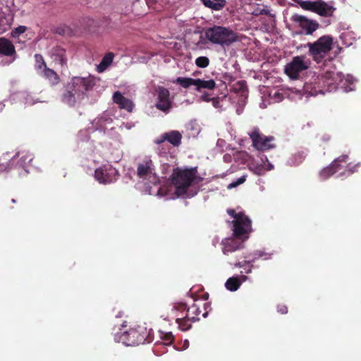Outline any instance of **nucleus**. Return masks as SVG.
I'll list each match as a JSON object with an SVG mask.
<instances>
[{
	"instance_id": "nucleus-52",
	"label": "nucleus",
	"mask_w": 361,
	"mask_h": 361,
	"mask_svg": "<svg viewBox=\"0 0 361 361\" xmlns=\"http://www.w3.org/2000/svg\"><path fill=\"white\" fill-rule=\"evenodd\" d=\"M294 1H296V0H293Z\"/></svg>"
},
{
	"instance_id": "nucleus-27",
	"label": "nucleus",
	"mask_w": 361,
	"mask_h": 361,
	"mask_svg": "<svg viewBox=\"0 0 361 361\" xmlns=\"http://www.w3.org/2000/svg\"><path fill=\"white\" fill-rule=\"evenodd\" d=\"M241 285V281L238 276H233L227 279L225 287L230 291L237 290Z\"/></svg>"
},
{
	"instance_id": "nucleus-25",
	"label": "nucleus",
	"mask_w": 361,
	"mask_h": 361,
	"mask_svg": "<svg viewBox=\"0 0 361 361\" xmlns=\"http://www.w3.org/2000/svg\"><path fill=\"white\" fill-rule=\"evenodd\" d=\"M42 73L43 76L48 79L52 85H56L59 82V77L58 74L52 69L45 67Z\"/></svg>"
},
{
	"instance_id": "nucleus-51",
	"label": "nucleus",
	"mask_w": 361,
	"mask_h": 361,
	"mask_svg": "<svg viewBox=\"0 0 361 361\" xmlns=\"http://www.w3.org/2000/svg\"><path fill=\"white\" fill-rule=\"evenodd\" d=\"M261 160H262V161H263V158H261ZM263 163L265 164V162H263Z\"/></svg>"
},
{
	"instance_id": "nucleus-8",
	"label": "nucleus",
	"mask_w": 361,
	"mask_h": 361,
	"mask_svg": "<svg viewBox=\"0 0 361 361\" xmlns=\"http://www.w3.org/2000/svg\"><path fill=\"white\" fill-rule=\"evenodd\" d=\"M119 176L118 171L111 165H104L94 171V178L100 183L109 184L116 181Z\"/></svg>"
},
{
	"instance_id": "nucleus-26",
	"label": "nucleus",
	"mask_w": 361,
	"mask_h": 361,
	"mask_svg": "<svg viewBox=\"0 0 361 361\" xmlns=\"http://www.w3.org/2000/svg\"><path fill=\"white\" fill-rule=\"evenodd\" d=\"M114 55L112 52L107 53L102 59L100 63L97 66V71L103 72L113 61Z\"/></svg>"
},
{
	"instance_id": "nucleus-50",
	"label": "nucleus",
	"mask_w": 361,
	"mask_h": 361,
	"mask_svg": "<svg viewBox=\"0 0 361 361\" xmlns=\"http://www.w3.org/2000/svg\"><path fill=\"white\" fill-rule=\"evenodd\" d=\"M26 103L32 104L31 102H29L27 100L26 101Z\"/></svg>"
},
{
	"instance_id": "nucleus-18",
	"label": "nucleus",
	"mask_w": 361,
	"mask_h": 361,
	"mask_svg": "<svg viewBox=\"0 0 361 361\" xmlns=\"http://www.w3.org/2000/svg\"><path fill=\"white\" fill-rule=\"evenodd\" d=\"M336 8L329 5L327 3L322 0L316 1L315 8L314 13L323 17H331L333 16Z\"/></svg>"
},
{
	"instance_id": "nucleus-1",
	"label": "nucleus",
	"mask_w": 361,
	"mask_h": 361,
	"mask_svg": "<svg viewBox=\"0 0 361 361\" xmlns=\"http://www.w3.org/2000/svg\"><path fill=\"white\" fill-rule=\"evenodd\" d=\"M196 174V168L183 169L177 167L173 169L171 178L177 196L186 195L187 197H191L194 195V194H188V189L195 181Z\"/></svg>"
},
{
	"instance_id": "nucleus-37",
	"label": "nucleus",
	"mask_w": 361,
	"mask_h": 361,
	"mask_svg": "<svg viewBox=\"0 0 361 361\" xmlns=\"http://www.w3.org/2000/svg\"><path fill=\"white\" fill-rule=\"evenodd\" d=\"M227 212L230 216L233 217L234 220H238V219H240V218L243 219V217L247 216L244 213H243V212L236 213L235 211L232 209H228Z\"/></svg>"
},
{
	"instance_id": "nucleus-10",
	"label": "nucleus",
	"mask_w": 361,
	"mask_h": 361,
	"mask_svg": "<svg viewBox=\"0 0 361 361\" xmlns=\"http://www.w3.org/2000/svg\"><path fill=\"white\" fill-rule=\"evenodd\" d=\"M156 92L157 94L156 108L163 112L168 113L172 108L169 90L166 87L159 86L156 89Z\"/></svg>"
},
{
	"instance_id": "nucleus-34",
	"label": "nucleus",
	"mask_w": 361,
	"mask_h": 361,
	"mask_svg": "<svg viewBox=\"0 0 361 361\" xmlns=\"http://www.w3.org/2000/svg\"><path fill=\"white\" fill-rule=\"evenodd\" d=\"M195 64L199 68H206L209 64V59L207 56H199L195 59Z\"/></svg>"
},
{
	"instance_id": "nucleus-7",
	"label": "nucleus",
	"mask_w": 361,
	"mask_h": 361,
	"mask_svg": "<svg viewBox=\"0 0 361 361\" xmlns=\"http://www.w3.org/2000/svg\"><path fill=\"white\" fill-rule=\"evenodd\" d=\"M95 85L93 77H73L69 82V88L74 90L78 98H83L85 92L91 90Z\"/></svg>"
},
{
	"instance_id": "nucleus-16",
	"label": "nucleus",
	"mask_w": 361,
	"mask_h": 361,
	"mask_svg": "<svg viewBox=\"0 0 361 361\" xmlns=\"http://www.w3.org/2000/svg\"><path fill=\"white\" fill-rule=\"evenodd\" d=\"M113 102L118 105L119 109L126 110L128 112H132L135 106L133 101L128 98L125 97L119 91L114 93L112 97Z\"/></svg>"
},
{
	"instance_id": "nucleus-39",
	"label": "nucleus",
	"mask_w": 361,
	"mask_h": 361,
	"mask_svg": "<svg viewBox=\"0 0 361 361\" xmlns=\"http://www.w3.org/2000/svg\"><path fill=\"white\" fill-rule=\"evenodd\" d=\"M348 155L343 154L336 159L333 162L336 163V166H339V170L341 169L340 163L345 162L348 159Z\"/></svg>"
},
{
	"instance_id": "nucleus-15",
	"label": "nucleus",
	"mask_w": 361,
	"mask_h": 361,
	"mask_svg": "<svg viewBox=\"0 0 361 361\" xmlns=\"http://www.w3.org/2000/svg\"><path fill=\"white\" fill-rule=\"evenodd\" d=\"M222 252L224 255H228L235 251L240 250L243 248V241L235 238H228L222 240Z\"/></svg>"
},
{
	"instance_id": "nucleus-4",
	"label": "nucleus",
	"mask_w": 361,
	"mask_h": 361,
	"mask_svg": "<svg viewBox=\"0 0 361 361\" xmlns=\"http://www.w3.org/2000/svg\"><path fill=\"white\" fill-rule=\"evenodd\" d=\"M333 38L324 35L313 43H308L309 54L317 63H322L326 54L332 49Z\"/></svg>"
},
{
	"instance_id": "nucleus-2",
	"label": "nucleus",
	"mask_w": 361,
	"mask_h": 361,
	"mask_svg": "<svg viewBox=\"0 0 361 361\" xmlns=\"http://www.w3.org/2000/svg\"><path fill=\"white\" fill-rule=\"evenodd\" d=\"M205 37L213 44L221 47H228L238 40L237 34L230 27L221 25H214L208 27L204 32Z\"/></svg>"
},
{
	"instance_id": "nucleus-24",
	"label": "nucleus",
	"mask_w": 361,
	"mask_h": 361,
	"mask_svg": "<svg viewBox=\"0 0 361 361\" xmlns=\"http://www.w3.org/2000/svg\"><path fill=\"white\" fill-rule=\"evenodd\" d=\"M195 86L197 91L202 89L213 90L216 87V82L213 79L204 80L202 79H195Z\"/></svg>"
},
{
	"instance_id": "nucleus-12",
	"label": "nucleus",
	"mask_w": 361,
	"mask_h": 361,
	"mask_svg": "<svg viewBox=\"0 0 361 361\" xmlns=\"http://www.w3.org/2000/svg\"><path fill=\"white\" fill-rule=\"evenodd\" d=\"M292 20L294 22L298 23L300 27L304 30L305 34L308 35H312L319 27V24L316 20L308 19L304 16L295 14L293 16Z\"/></svg>"
},
{
	"instance_id": "nucleus-46",
	"label": "nucleus",
	"mask_w": 361,
	"mask_h": 361,
	"mask_svg": "<svg viewBox=\"0 0 361 361\" xmlns=\"http://www.w3.org/2000/svg\"><path fill=\"white\" fill-rule=\"evenodd\" d=\"M264 157H265L266 161H267V162H269L267 157L266 156H264ZM273 168H274V167H273V166H272L270 163H268V167H267V169H268V170H271V169H272Z\"/></svg>"
},
{
	"instance_id": "nucleus-29",
	"label": "nucleus",
	"mask_w": 361,
	"mask_h": 361,
	"mask_svg": "<svg viewBox=\"0 0 361 361\" xmlns=\"http://www.w3.org/2000/svg\"><path fill=\"white\" fill-rule=\"evenodd\" d=\"M201 313V310H200V307L197 304H193L190 307L187 309V314L186 316H195V319L194 320V322L200 320L199 315Z\"/></svg>"
},
{
	"instance_id": "nucleus-14",
	"label": "nucleus",
	"mask_w": 361,
	"mask_h": 361,
	"mask_svg": "<svg viewBox=\"0 0 361 361\" xmlns=\"http://www.w3.org/2000/svg\"><path fill=\"white\" fill-rule=\"evenodd\" d=\"M340 80L338 73L334 71H326L321 78V82L329 92L337 89Z\"/></svg>"
},
{
	"instance_id": "nucleus-13",
	"label": "nucleus",
	"mask_w": 361,
	"mask_h": 361,
	"mask_svg": "<svg viewBox=\"0 0 361 361\" xmlns=\"http://www.w3.org/2000/svg\"><path fill=\"white\" fill-rule=\"evenodd\" d=\"M182 138V134L178 130H171L161 134L154 140V143L157 145H161V143L167 141L173 147H178L181 144Z\"/></svg>"
},
{
	"instance_id": "nucleus-45",
	"label": "nucleus",
	"mask_w": 361,
	"mask_h": 361,
	"mask_svg": "<svg viewBox=\"0 0 361 361\" xmlns=\"http://www.w3.org/2000/svg\"><path fill=\"white\" fill-rule=\"evenodd\" d=\"M201 98L202 99L203 101L207 102L209 101H212V98L209 97V95L208 94H204L202 95Z\"/></svg>"
},
{
	"instance_id": "nucleus-32",
	"label": "nucleus",
	"mask_w": 361,
	"mask_h": 361,
	"mask_svg": "<svg viewBox=\"0 0 361 361\" xmlns=\"http://www.w3.org/2000/svg\"><path fill=\"white\" fill-rule=\"evenodd\" d=\"M306 154L305 152H298L293 156V164L294 165H299L305 159Z\"/></svg>"
},
{
	"instance_id": "nucleus-19",
	"label": "nucleus",
	"mask_w": 361,
	"mask_h": 361,
	"mask_svg": "<svg viewBox=\"0 0 361 361\" xmlns=\"http://www.w3.org/2000/svg\"><path fill=\"white\" fill-rule=\"evenodd\" d=\"M77 94L73 90L69 88V83L66 86V92L62 95L63 102L67 104L70 106H73L76 102Z\"/></svg>"
},
{
	"instance_id": "nucleus-43",
	"label": "nucleus",
	"mask_w": 361,
	"mask_h": 361,
	"mask_svg": "<svg viewBox=\"0 0 361 361\" xmlns=\"http://www.w3.org/2000/svg\"><path fill=\"white\" fill-rule=\"evenodd\" d=\"M320 140L324 142H328L330 141L331 137L329 135L324 133L320 136Z\"/></svg>"
},
{
	"instance_id": "nucleus-20",
	"label": "nucleus",
	"mask_w": 361,
	"mask_h": 361,
	"mask_svg": "<svg viewBox=\"0 0 361 361\" xmlns=\"http://www.w3.org/2000/svg\"><path fill=\"white\" fill-rule=\"evenodd\" d=\"M66 54V50L59 47L54 48L52 51V56L54 60L56 62H59L61 66L66 65L67 63Z\"/></svg>"
},
{
	"instance_id": "nucleus-35",
	"label": "nucleus",
	"mask_w": 361,
	"mask_h": 361,
	"mask_svg": "<svg viewBox=\"0 0 361 361\" xmlns=\"http://www.w3.org/2000/svg\"><path fill=\"white\" fill-rule=\"evenodd\" d=\"M32 160V157L30 155H24L20 157L18 164L20 167L25 169L27 164Z\"/></svg>"
},
{
	"instance_id": "nucleus-28",
	"label": "nucleus",
	"mask_w": 361,
	"mask_h": 361,
	"mask_svg": "<svg viewBox=\"0 0 361 361\" xmlns=\"http://www.w3.org/2000/svg\"><path fill=\"white\" fill-rule=\"evenodd\" d=\"M176 82L184 88H188L191 85L195 86V79L191 78L178 77Z\"/></svg>"
},
{
	"instance_id": "nucleus-21",
	"label": "nucleus",
	"mask_w": 361,
	"mask_h": 361,
	"mask_svg": "<svg viewBox=\"0 0 361 361\" xmlns=\"http://www.w3.org/2000/svg\"><path fill=\"white\" fill-rule=\"evenodd\" d=\"M195 317V316H185L183 318H177L176 322L178 325L179 329L181 331H188L192 326V323L194 322Z\"/></svg>"
},
{
	"instance_id": "nucleus-40",
	"label": "nucleus",
	"mask_w": 361,
	"mask_h": 361,
	"mask_svg": "<svg viewBox=\"0 0 361 361\" xmlns=\"http://www.w3.org/2000/svg\"><path fill=\"white\" fill-rule=\"evenodd\" d=\"M27 30V27L25 26L20 25L15 29L13 31L16 35H19L24 33Z\"/></svg>"
},
{
	"instance_id": "nucleus-47",
	"label": "nucleus",
	"mask_w": 361,
	"mask_h": 361,
	"mask_svg": "<svg viewBox=\"0 0 361 361\" xmlns=\"http://www.w3.org/2000/svg\"><path fill=\"white\" fill-rule=\"evenodd\" d=\"M248 266H249L248 269H245V272L246 274H249V273H250V272H251V267H252V265H250V264H248Z\"/></svg>"
},
{
	"instance_id": "nucleus-33",
	"label": "nucleus",
	"mask_w": 361,
	"mask_h": 361,
	"mask_svg": "<svg viewBox=\"0 0 361 361\" xmlns=\"http://www.w3.org/2000/svg\"><path fill=\"white\" fill-rule=\"evenodd\" d=\"M160 337L164 345H169L173 342V336L171 332H161Z\"/></svg>"
},
{
	"instance_id": "nucleus-49",
	"label": "nucleus",
	"mask_w": 361,
	"mask_h": 361,
	"mask_svg": "<svg viewBox=\"0 0 361 361\" xmlns=\"http://www.w3.org/2000/svg\"><path fill=\"white\" fill-rule=\"evenodd\" d=\"M207 314H208V312H205L204 313H203V314H202V317H207Z\"/></svg>"
},
{
	"instance_id": "nucleus-38",
	"label": "nucleus",
	"mask_w": 361,
	"mask_h": 361,
	"mask_svg": "<svg viewBox=\"0 0 361 361\" xmlns=\"http://www.w3.org/2000/svg\"><path fill=\"white\" fill-rule=\"evenodd\" d=\"M254 259L252 260H245L243 262H236L233 263L234 266L238 268H243L245 269V267L248 264H250L251 262H254Z\"/></svg>"
},
{
	"instance_id": "nucleus-44",
	"label": "nucleus",
	"mask_w": 361,
	"mask_h": 361,
	"mask_svg": "<svg viewBox=\"0 0 361 361\" xmlns=\"http://www.w3.org/2000/svg\"><path fill=\"white\" fill-rule=\"evenodd\" d=\"M212 105L215 108H219L220 106V102L219 97L212 98Z\"/></svg>"
},
{
	"instance_id": "nucleus-5",
	"label": "nucleus",
	"mask_w": 361,
	"mask_h": 361,
	"mask_svg": "<svg viewBox=\"0 0 361 361\" xmlns=\"http://www.w3.org/2000/svg\"><path fill=\"white\" fill-rule=\"evenodd\" d=\"M310 65L309 59L304 55L294 56L285 66V73L291 79L296 80L300 72L307 70Z\"/></svg>"
},
{
	"instance_id": "nucleus-3",
	"label": "nucleus",
	"mask_w": 361,
	"mask_h": 361,
	"mask_svg": "<svg viewBox=\"0 0 361 361\" xmlns=\"http://www.w3.org/2000/svg\"><path fill=\"white\" fill-rule=\"evenodd\" d=\"M151 331L145 326L137 325L123 332L120 336V341L127 346L138 345L145 342L150 343L152 341L150 336Z\"/></svg>"
},
{
	"instance_id": "nucleus-9",
	"label": "nucleus",
	"mask_w": 361,
	"mask_h": 361,
	"mask_svg": "<svg viewBox=\"0 0 361 361\" xmlns=\"http://www.w3.org/2000/svg\"><path fill=\"white\" fill-rule=\"evenodd\" d=\"M233 224V235L236 238L245 240L248 238V233L251 231V221L247 217L240 218L232 221Z\"/></svg>"
},
{
	"instance_id": "nucleus-17",
	"label": "nucleus",
	"mask_w": 361,
	"mask_h": 361,
	"mask_svg": "<svg viewBox=\"0 0 361 361\" xmlns=\"http://www.w3.org/2000/svg\"><path fill=\"white\" fill-rule=\"evenodd\" d=\"M16 51L13 42L5 37H0V55L12 57L16 59Z\"/></svg>"
},
{
	"instance_id": "nucleus-6",
	"label": "nucleus",
	"mask_w": 361,
	"mask_h": 361,
	"mask_svg": "<svg viewBox=\"0 0 361 361\" xmlns=\"http://www.w3.org/2000/svg\"><path fill=\"white\" fill-rule=\"evenodd\" d=\"M248 135L252 140V146L258 151H266L275 147V145L272 143L274 137L264 135L258 127H255Z\"/></svg>"
},
{
	"instance_id": "nucleus-30",
	"label": "nucleus",
	"mask_w": 361,
	"mask_h": 361,
	"mask_svg": "<svg viewBox=\"0 0 361 361\" xmlns=\"http://www.w3.org/2000/svg\"><path fill=\"white\" fill-rule=\"evenodd\" d=\"M35 68L37 71H42L45 67L47 66V64L44 60L43 56L41 54H36L35 55Z\"/></svg>"
},
{
	"instance_id": "nucleus-11",
	"label": "nucleus",
	"mask_w": 361,
	"mask_h": 361,
	"mask_svg": "<svg viewBox=\"0 0 361 361\" xmlns=\"http://www.w3.org/2000/svg\"><path fill=\"white\" fill-rule=\"evenodd\" d=\"M137 175L140 178L147 179L153 177L156 179L155 168L152 160L149 157H145L142 161L138 163L137 168Z\"/></svg>"
},
{
	"instance_id": "nucleus-42",
	"label": "nucleus",
	"mask_w": 361,
	"mask_h": 361,
	"mask_svg": "<svg viewBox=\"0 0 361 361\" xmlns=\"http://www.w3.org/2000/svg\"><path fill=\"white\" fill-rule=\"evenodd\" d=\"M277 310L281 314H286L288 312V307L284 305H279L277 307Z\"/></svg>"
},
{
	"instance_id": "nucleus-48",
	"label": "nucleus",
	"mask_w": 361,
	"mask_h": 361,
	"mask_svg": "<svg viewBox=\"0 0 361 361\" xmlns=\"http://www.w3.org/2000/svg\"><path fill=\"white\" fill-rule=\"evenodd\" d=\"M269 11H267V10H262V11H261V13H262V14H264V15H268V14H269Z\"/></svg>"
},
{
	"instance_id": "nucleus-36",
	"label": "nucleus",
	"mask_w": 361,
	"mask_h": 361,
	"mask_svg": "<svg viewBox=\"0 0 361 361\" xmlns=\"http://www.w3.org/2000/svg\"><path fill=\"white\" fill-rule=\"evenodd\" d=\"M246 178H247V176L246 175L242 176L241 177L238 178L235 181H233V182L231 183L228 185L227 188L228 189H231V188H235V187L240 185V184H243L246 180Z\"/></svg>"
},
{
	"instance_id": "nucleus-22",
	"label": "nucleus",
	"mask_w": 361,
	"mask_h": 361,
	"mask_svg": "<svg viewBox=\"0 0 361 361\" xmlns=\"http://www.w3.org/2000/svg\"><path fill=\"white\" fill-rule=\"evenodd\" d=\"M339 170V166H336V162H332L329 166L324 168L319 172V177L324 180L336 173Z\"/></svg>"
},
{
	"instance_id": "nucleus-31",
	"label": "nucleus",
	"mask_w": 361,
	"mask_h": 361,
	"mask_svg": "<svg viewBox=\"0 0 361 361\" xmlns=\"http://www.w3.org/2000/svg\"><path fill=\"white\" fill-rule=\"evenodd\" d=\"M298 3L302 9L312 12L314 11L316 1H300Z\"/></svg>"
},
{
	"instance_id": "nucleus-41",
	"label": "nucleus",
	"mask_w": 361,
	"mask_h": 361,
	"mask_svg": "<svg viewBox=\"0 0 361 361\" xmlns=\"http://www.w3.org/2000/svg\"><path fill=\"white\" fill-rule=\"evenodd\" d=\"M174 308L179 311H184L187 310L188 307H187V305L185 303H178L174 306Z\"/></svg>"
},
{
	"instance_id": "nucleus-23",
	"label": "nucleus",
	"mask_w": 361,
	"mask_h": 361,
	"mask_svg": "<svg viewBox=\"0 0 361 361\" xmlns=\"http://www.w3.org/2000/svg\"><path fill=\"white\" fill-rule=\"evenodd\" d=\"M202 4L207 8L214 11L221 10L226 5V0H201Z\"/></svg>"
}]
</instances>
